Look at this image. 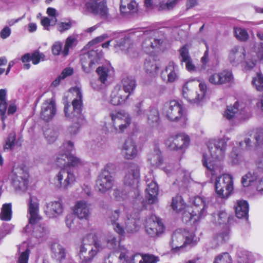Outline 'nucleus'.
<instances>
[{
  "mask_svg": "<svg viewBox=\"0 0 263 263\" xmlns=\"http://www.w3.org/2000/svg\"><path fill=\"white\" fill-rule=\"evenodd\" d=\"M208 150L203 154L202 162L215 178V189L217 196L227 198L233 190V178L227 174H221L222 167L219 162L223 158L227 147L224 139H211L207 144Z\"/></svg>",
  "mask_w": 263,
  "mask_h": 263,
  "instance_id": "f257e3e1",
  "label": "nucleus"
},
{
  "mask_svg": "<svg viewBox=\"0 0 263 263\" xmlns=\"http://www.w3.org/2000/svg\"><path fill=\"white\" fill-rule=\"evenodd\" d=\"M228 60L233 66L243 64L245 69H251L258 61H263V42L249 46H234L229 51Z\"/></svg>",
  "mask_w": 263,
  "mask_h": 263,
  "instance_id": "f03ea898",
  "label": "nucleus"
},
{
  "mask_svg": "<svg viewBox=\"0 0 263 263\" xmlns=\"http://www.w3.org/2000/svg\"><path fill=\"white\" fill-rule=\"evenodd\" d=\"M105 248L96 233L87 235L81 245L78 256L81 263H90L99 252Z\"/></svg>",
  "mask_w": 263,
  "mask_h": 263,
  "instance_id": "7ed1b4c3",
  "label": "nucleus"
},
{
  "mask_svg": "<svg viewBox=\"0 0 263 263\" xmlns=\"http://www.w3.org/2000/svg\"><path fill=\"white\" fill-rule=\"evenodd\" d=\"M207 91L206 85L194 81H188L182 87L183 98L191 104H198L205 98Z\"/></svg>",
  "mask_w": 263,
  "mask_h": 263,
  "instance_id": "20e7f679",
  "label": "nucleus"
},
{
  "mask_svg": "<svg viewBox=\"0 0 263 263\" xmlns=\"http://www.w3.org/2000/svg\"><path fill=\"white\" fill-rule=\"evenodd\" d=\"M111 123L105 124L107 132L111 134H121L124 132L132 123V118L125 111H115L109 114Z\"/></svg>",
  "mask_w": 263,
  "mask_h": 263,
  "instance_id": "39448f33",
  "label": "nucleus"
},
{
  "mask_svg": "<svg viewBox=\"0 0 263 263\" xmlns=\"http://www.w3.org/2000/svg\"><path fill=\"white\" fill-rule=\"evenodd\" d=\"M69 96L72 98V106L68 103L64 104V113L66 118L74 120L80 118L83 108V95L81 89L74 87L70 89Z\"/></svg>",
  "mask_w": 263,
  "mask_h": 263,
  "instance_id": "423d86ee",
  "label": "nucleus"
},
{
  "mask_svg": "<svg viewBox=\"0 0 263 263\" xmlns=\"http://www.w3.org/2000/svg\"><path fill=\"white\" fill-rule=\"evenodd\" d=\"M195 235L193 233L182 230H177L172 234L170 246L173 252L183 251L190 245H195Z\"/></svg>",
  "mask_w": 263,
  "mask_h": 263,
  "instance_id": "0eeeda50",
  "label": "nucleus"
},
{
  "mask_svg": "<svg viewBox=\"0 0 263 263\" xmlns=\"http://www.w3.org/2000/svg\"><path fill=\"white\" fill-rule=\"evenodd\" d=\"M193 206L187 208V211L183 212V218L186 221L193 220L196 221L206 215L208 207L205 198L200 196L195 197L191 199Z\"/></svg>",
  "mask_w": 263,
  "mask_h": 263,
  "instance_id": "6e6552de",
  "label": "nucleus"
},
{
  "mask_svg": "<svg viewBox=\"0 0 263 263\" xmlns=\"http://www.w3.org/2000/svg\"><path fill=\"white\" fill-rule=\"evenodd\" d=\"M162 114L170 121L185 123L186 118L182 105L176 100L166 103L162 109Z\"/></svg>",
  "mask_w": 263,
  "mask_h": 263,
  "instance_id": "1a4fd4ad",
  "label": "nucleus"
},
{
  "mask_svg": "<svg viewBox=\"0 0 263 263\" xmlns=\"http://www.w3.org/2000/svg\"><path fill=\"white\" fill-rule=\"evenodd\" d=\"M154 34L153 31H146L143 34L144 40L142 44V49L148 54L163 50L165 46V41L161 39L154 37Z\"/></svg>",
  "mask_w": 263,
  "mask_h": 263,
  "instance_id": "9d476101",
  "label": "nucleus"
},
{
  "mask_svg": "<svg viewBox=\"0 0 263 263\" xmlns=\"http://www.w3.org/2000/svg\"><path fill=\"white\" fill-rule=\"evenodd\" d=\"M144 227L146 233L152 237L160 236L165 230L162 220L155 215H150L146 218Z\"/></svg>",
  "mask_w": 263,
  "mask_h": 263,
  "instance_id": "9b49d317",
  "label": "nucleus"
},
{
  "mask_svg": "<svg viewBox=\"0 0 263 263\" xmlns=\"http://www.w3.org/2000/svg\"><path fill=\"white\" fill-rule=\"evenodd\" d=\"M76 180L75 175L67 167H63L60 169L54 177V182L55 185L63 190L67 189Z\"/></svg>",
  "mask_w": 263,
  "mask_h": 263,
  "instance_id": "f8f14e48",
  "label": "nucleus"
},
{
  "mask_svg": "<svg viewBox=\"0 0 263 263\" xmlns=\"http://www.w3.org/2000/svg\"><path fill=\"white\" fill-rule=\"evenodd\" d=\"M86 10L95 15L106 19L109 16L106 0H89L85 5Z\"/></svg>",
  "mask_w": 263,
  "mask_h": 263,
  "instance_id": "ddd939ff",
  "label": "nucleus"
},
{
  "mask_svg": "<svg viewBox=\"0 0 263 263\" xmlns=\"http://www.w3.org/2000/svg\"><path fill=\"white\" fill-rule=\"evenodd\" d=\"M111 166V164H107L99 176L97 181L98 190L102 193L111 190L114 184V177L108 171V168Z\"/></svg>",
  "mask_w": 263,
  "mask_h": 263,
  "instance_id": "4468645a",
  "label": "nucleus"
},
{
  "mask_svg": "<svg viewBox=\"0 0 263 263\" xmlns=\"http://www.w3.org/2000/svg\"><path fill=\"white\" fill-rule=\"evenodd\" d=\"M29 175L22 167H14L11 174L13 185L16 190H25L28 184Z\"/></svg>",
  "mask_w": 263,
  "mask_h": 263,
  "instance_id": "2eb2a0df",
  "label": "nucleus"
},
{
  "mask_svg": "<svg viewBox=\"0 0 263 263\" xmlns=\"http://www.w3.org/2000/svg\"><path fill=\"white\" fill-rule=\"evenodd\" d=\"M190 138L184 133H179L169 138L166 142V146L173 151L186 148L190 144Z\"/></svg>",
  "mask_w": 263,
  "mask_h": 263,
  "instance_id": "dca6fc26",
  "label": "nucleus"
},
{
  "mask_svg": "<svg viewBox=\"0 0 263 263\" xmlns=\"http://www.w3.org/2000/svg\"><path fill=\"white\" fill-rule=\"evenodd\" d=\"M140 176L139 166L135 163H130L125 170L123 179L124 185L134 187L139 182Z\"/></svg>",
  "mask_w": 263,
  "mask_h": 263,
  "instance_id": "f3484780",
  "label": "nucleus"
},
{
  "mask_svg": "<svg viewBox=\"0 0 263 263\" xmlns=\"http://www.w3.org/2000/svg\"><path fill=\"white\" fill-rule=\"evenodd\" d=\"M125 219L120 216L118 210L112 211L107 218L108 224L120 236L125 234Z\"/></svg>",
  "mask_w": 263,
  "mask_h": 263,
  "instance_id": "a211bd4d",
  "label": "nucleus"
},
{
  "mask_svg": "<svg viewBox=\"0 0 263 263\" xmlns=\"http://www.w3.org/2000/svg\"><path fill=\"white\" fill-rule=\"evenodd\" d=\"M121 154L126 160H133L138 155L139 150L135 140L132 138H127L121 148Z\"/></svg>",
  "mask_w": 263,
  "mask_h": 263,
  "instance_id": "6ab92c4d",
  "label": "nucleus"
},
{
  "mask_svg": "<svg viewBox=\"0 0 263 263\" xmlns=\"http://www.w3.org/2000/svg\"><path fill=\"white\" fill-rule=\"evenodd\" d=\"M56 111V104L54 99L52 98L48 99L43 103L41 106V118L46 121H49L52 119L55 115Z\"/></svg>",
  "mask_w": 263,
  "mask_h": 263,
  "instance_id": "aec40b11",
  "label": "nucleus"
},
{
  "mask_svg": "<svg viewBox=\"0 0 263 263\" xmlns=\"http://www.w3.org/2000/svg\"><path fill=\"white\" fill-rule=\"evenodd\" d=\"M99 57L96 51L91 50L81 55V61L83 70L86 73L90 72L98 63Z\"/></svg>",
  "mask_w": 263,
  "mask_h": 263,
  "instance_id": "412c9836",
  "label": "nucleus"
},
{
  "mask_svg": "<svg viewBox=\"0 0 263 263\" xmlns=\"http://www.w3.org/2000/svg\"><path fill=\"white\" fill-rule=\"evenodd\" d=\"M72 210L79 219L87 220L90 215V204L83 200L77 201Z\"/></svg>",
  "mask_w": 263,
  "mask_h": 263,
  "instance_id": "4be33fe9",
  "label": "nucleus"
},
{
  "mask_svg": "<svg viewBox=\"0 0 263 263\" xmlns=\"http://www.w3.org/2000/svg\"><path fill=\"white\" fill-rule=\"evenodd\" d=\"M28 212L29 222L30 224L36 223L41 219L39 215V200L35 196H30L28 204Z\"/></svg>",
  "mask_w": 263,
  "mask_h": 263,
  "instance_id": "5701e85b",
  "label": "nucleus"
},
{
  "mask_svg": "<svg viewBox=\"0 0 263 263\" xmlns=\"http://www.w3.org/2000/svg\"><path fill=\"white\" fill-rule=\"evenodd\" d=\"M115 48H119L124 51L125 53L127 54L130 58H135L137 56L138 53L134 48L133 41L128 37L121 39L116 41Z\"/></svg>",
  "mask_w": 263,
  "mask_h": 263,
  "instance_id": "b1692460",
  "label": "nucleus"
},
{
  "mask_svg": "<svg viewBox=\"0 0 263 263\" xmlns=\"http://www.w3.org/2000/svg\"><path fill=\"white\" fill-rule=\"evenodd\" d=\"M180 59L181 63H184L186 69L190 72H197L198 68L194 64L193 60L189 54V49L186 45L179 50Z\"/></svg>",
  "mask_w": 263,
  "mask_h": 263,
  "instance_id": "393cba45",
  "label": "nucleus"
},
{
  "mask_svg": "<svg viewBox=\"0 0 263 263\" xmlns=\"http://www.w3.org/2000/svg\"><path fill=\"white\" fill-rule=\"evenodd\" d=\"M63 211L62 202L60 201H54L47 203L45 213L48 217L53 218L61 215Z\"/></svg>",
  "mask_w": 263,
  "mask_h": 263,
  "instance_id": "a878e982",
  "label": "nucleus"
},
{
  "mask_svg": "<svg viewBox=\"0 0 263 263\" xmlns=\"http://www.w3.org/2000/svg\"><path fill=\"white\" fill-rule=\"evenodd\" d=\"M138 11V4L135 0H120V11L123 16H128Z\"/></svg>",
  "mask_w": 263,
  "mask_h": 263,
  "instance_id": "bb28decb",
  "label": "nucleus"
},
{
  "mask_svg": "<svg viewBox=\"0 0 263 263\" xmlns=\"http://www.w3.org/2000/svg\"><path fill=\"white\" fill-rule=\"evenodd\" d=\"M119 258L122 263H142V255L135 254L129 256V251L125 248H121Z\"/></svg>",
  "mask_w": 263,
  "mask_h": 263,
  "instance_id": "cd10ccee",
  "label": "nucleus"
},
{
  "mask_svg": "<svg viewBox=\"0 0 263 263\" xmlns=\"http://www.w3.org/2000/svg\"><path fill=\"white\" fill-rule=\"evenodd\" d=\"M147 183V187L146 189V198L149 204H153L157 201V196L158 194V187L156 183L152 180L148 183V179L146 180Z\"/></svg>",
  "mask_w": 263,
  "mask_h": 263,
  "instance_id": "c85d7f7f",
  "label": "nucleus"
},
{
  "mask_svg": "<svg viewBox=\"0 0 263 263\" xmlns=\"http://www.w3.org/2000/svg\"><path fill=\"white\" fill-rule=\"evenodd\" d=\"M128 98V95L124 94L120 87L117 86L111 92L110 102L114 105H118L124 103Z\"/></svg>",
  "mask_w": 263,
  "mask_h": 263,
  "instance_id": "c756f323",
  "label": "nucleus"
},
{
  "mask_svg": "<svg viewBox=\"0 0 263 263\" xmlns=\"http://www.w3.org/2000/svg\"><path fill=\"white\" fill-rule=\"evenodd\" d=\"M125 223V233L133 234L137 232L139 229V219L137 216H127Z\"/></svg>",
  "mask_w": 263,
  "mask_h": 263,
  "instance_id": "7c9ffc66",
  "label": "nucleus"
},
{
  "mask_svg": "<svg viewBox=\"0 0 263 263\" xmlns=\"http://www.w3.org/2000/svg\"><path fill=\"white\" fill-rule=\"evenodd\" d=\"M147 161L153 167H157L161 165L163 159L159 148L156 147L148 154Z\"/></svg>",
  "mask_w": 263,
  "mask_h": 263,
  "instance_id": "2f4dec72",
  "label": "nucleus"
},
{
  "mask_svg": "<svg viewBox=\"0 0 263 263\" xmlns=\"http://www.w3.org/2000/svg\"><path fill=\"white\" fill-rule=\"evenodd\" d=\"M145 116L147 118V123L152 127H157L160 121L158 110L154 108H149Z\"/></svg>",
  "mask_w": 263,
  "mask_h": 263,
  "instance_id": "473e14b6",
  "label": "nucleus"
},
{
  "mask_svg": "<svg viewBox=\"0 0 263 263\" xmlns=\"http://www.w3.org/2000/svg\"><path fill=\"white\" fill-rule=\"evenodd\" d=\"M106 247L110 250H112V253L114 255H118L120 256V251L121 248H125L121 246L117 240L116 236L114 234H109L106 238Z\"/></svg>",
  "mask_w": 263,
  "mask_h": 263,
  "instance_id": "72a5a7b5",
  "label": "nucleus"
},
{
  "mask_svg": "<svg viewBox=\"0 0 263 263\" xmlns=\"http://www.w3.org/2000/svg\"><path fill=\"white\" fill-rule=\"evenodd\" d=\"M45 55L39 51H35L31 54H25L21 58L23 63L29 62L31 61L32 64L36 65L41 61L45 60Z\"/></svg>",
  "mask_w": 263,
  "mask_h": 263,
  "instance_id": "f704fd0d",
  "label": "nucleus"
},
{
  "mask_svg": "<svg viewBox=\"0 0 263 263\" xmlns=\"http://www.w3.org/2000/svg\"><path fill=\"white\" fill-rule=\"evenodd\" d=\"M52 257L57 262H61L65 258L64 248L58 243H53L51 247Z\"/></svg>",
  "mask_w": 263,
  "mask_h": 263,
  "instance_id": "c9c22d12",
  "label": "nucleus"
},
{
  "mask_svg": "<svg viewBox=\"0 0 263 263\" xmlns=\"http://www.w3.org/2000/svg\"><path fill=\"white\" fill-rule=\"evenodd\" d=\"M122 87L121 89L124 91V93L128 95L129 97L135 89L136 81L132 77L126 76L122 80Z\"/></svg>",
  "mask_w": 263,
  "mask_h": 263,
  "instance_id": "e433bc0d",
  "label": "nucleus"
},
{
  "mask_svg": "<svg viewBox=\"0 0 263 263\" xmlns=\"http://www.w3.org/2000/svg\"><path fill=\"white\" fill-rule=\"evenodd\" d=\"M249 204L245 200H239L235 206V213L238 218L247 219L248 217Z\"/></svg>",
  "mask_w": 263,
  "mask_h": 263,
  "instance_id": "4c0bfd02",
  "label": "nucleus"
},
{
  "mask_svg": "<svg viewBox=\"0 0 263 263\" xmlns=\"http://www.w3.org/2000/svg\"><path fill=\"white\" fill-rule=\"evenodd\" d=\"M165 72L167 73V81L174 82L178 78V66L173 62L170 61L166 66Z\"/></svg>",
  "mask_w": 263,
  "mask_h": 263,
  "instance_id": "58836bf2",
  "label": "nucleus"
},
{
  "mask_svg": "<svg viewBox=\"0 0 263 263\" xmlns=\"http://www.w3.org/2000/svg\"><path fill=\"white\" fill-rule=\"evenodd\" d=\"M243 109L238 102H236L233 106H227L223 114V117L228 120L233 119L239 112L241 113Z\"/></svg>",
  "mask_w": 263,
  "mask_h": 263,
  "instance_id": "ea45409f",
  "label": "nucleus"
},
{
  "mask_svg": "<svg viewBox=\"0 0 263 263\" xmlns=\"http://www.w3.org/2000/svg\"><path fill=\"white\" fill-rule=\"evenodd\" d=\"M144 68L146 73L151 77H155L157 74L159 67L153 59H148L144 62Z\"/></svg>",
  "mask_w": 263,
  "mask_h": 263,
  "instance_id": "a19ab883",
  "label": "nucleus"
},
{
  "mask_svg": "<svg viewBox=\"0 0 263 263\" xmlns=\"http://www.w3.org/2000/svg\"><path fill=\"white\" fill-rule=\"evenodd\" d=\"M252 84L257 90L263 91V76L260 73H257L253 78ZM257 105L263 111V95L260 101Z\"/></svg>",
  "mask_w": 263,
  "mask_h": 263,
  "instance_id": "79ce46f5",
  "label": "nucleus"
},
{
  "mask_svg": "<svg viewBox=\"0 0 263 263\" xmlns=\"http://www.w3.org/2000/svg\"><path fill=\"white\" fill-rule=\"evenodd\" d=\"M258 178V176L257 173L250 172L242 176L241 183L244 187L253 186L255 187Z\"/></svg>",
  "mask_w": 263,
  "mask_h": 263,
  "instance_id": "37998d69",
  "label": "nucleus"
},
{
  "mask_svg": "<svg viewBox=\"0 0 263 263\" xmlns=\"http://www.w3.org/2000/svg\"><path fill=\"white\" fill-rule=\"evenodd\" d=\"M68 158L69 154L59 152L54 156V163L57 166L67 167Z\"/></svg>",
  "mask_w": 263,
  "mask_h": 263,
  "instance_id": "c03bdc74",
  "label": "nucleus"
},
{
  "mask_svg": "<svg viewBox=\"0 0 263 263\" xmlns=\"http://www.w3.org/2000/svg\"><path fill=\"white\" fill-rule=\"evenodd\" d=\"M171 206L174 211L179 213L183 210L186 205L182 197L181 196L176 195L172 199Z\"/></svg>",
  "mask_w": 263,
  "mask_h": 263,
  "instance_id": "a18cd8bd",
  "label": "nucleus"
},
{
  "mask_svg": "<svg viewBox=\"0 0 263 263\" xmlns=\"http://www.w3.org/2000/svg\"><path fill=\"white\" fill-rule=\"evenodd\" d=\"M77 43V39L73 35L68 36L65 40L64 46L62 51V55L66 57L69 54L70 49L74 47Z\"/></svg>",
  "mask_w": 263,
  "mask_h": 263,
  "instance_id": "49530a36",
  "label": "nucleus"
},
{
  "mask_svg": "<svg viewBox=\"0 0 263 263\" xmlns=\"http://www.w3.org/2000/svg\"><path fill=\"white\" fill-rule=\"evenodd\" d=\"M219 72L221 85L230 84L234 82V78L231 70L224 69Z\"/></svg>",
  "mask_w": 263,
  "mask_h": 263,
  "instance_id": "de8ad7c7",
  "label": "nucleus"
},
{
  "mask_svg": "<svg viewBox=\"0 0 263 263\" xmlns=\"http://www.w3.org/2000/svg\"><path fill=\"white\" fill-rule=\"evenodd\" d=\"M112 68L109 66H100L97 69V72L99 76L100 81L102 83L106 81Z\"/></svg>",
  "mask_w": 263,
  "mask_h": 263,
  "instance_id": "09e8293b",
  "label": "nucleus"
},
{
  "mask_svg": "<svg viewBox=\"0 0 263 263\" xmlns=\"http://www.w3.org/2000/svg\"><path fill=\"white\" fill-rule=\"evenodd\" d=\"M12 217V206L11 203L4 204L0 213V219L3 221H10Z\"/></svg>",
  "mask_w": 263,
  "mask_h": 263,
  "instance_id": "8fccbe9b",
  "label": "nucleus"
},
{
  "mask_svg": "<svg viewBox=\"0 0 263 263\" xmlns=\"http://www.w3.org/2000/svg\"><path fill=\"white\" fill-rule=\"evenodd\" d=\"M44 137L48 143H52L57 140L59 136V131L58 129L49 128L44 131Z\"/></svg>",
  "mask_w": 263,
  "mask_h": 263,
  "instance_id": "3c124183",
  "label": "nucleus"
},
{
  "mask_svg": "<svg viewBox=\"0 0 263 263\" xmlns=\"http://www.w3.org/2000/svg\"><path fill=\"white\" fill-rule=\"evenodd\" d=\"M234 33L236 38L240 42H246L249 39V34L247 31L241 27L234 28Z\"/></svg>",
  "mask_w": 263,
  "mask_h": 263,
  "instance_id": "603ef678",
  "label": "nucleus"
},
{
  "mask_svg": "<svg viewBox=\"0 0 263 263\" xmlns=\"http://www.w3.org/2000/svg\"><path fill=\"white\" fill-rule=\"evenodd\" d=\"M237 255L238 257V261L239 263H249L251 260L252 257V254L246 250L238 252Z\"/></svg>",
  "mask_w": 263,
  "mask_h": 263,
  "instance_id": "864d4df0",
  "label": "nucleus"
},
{
  "mask_svg": "<svg viewBox=\"0 0 263 263\" xmlns=\"http://www.w3.org/2000/svg\"><path fill=\"white\" fill-rule=\"evenodd\" d=\"M229 238V232L226 231L216 234L214 237V241L216 245H219L227 241Z\"/></svg>",
  "mask_w": 263,
  "mask_h": 263,
  "instance_id": "5fc2aeb1",
  "label": "nucleus"
},
{
  "mask_svg": "<svg viewBox=\"0 0 263 263\" xmlns=\"http://www.w3.org/2000/svg\"><path fill=\"white\" fill-rule=\"evenodd\" d=\"M47 229L41 226H36L33 228V235L37 238H44L47 235Z\"/></svg>",
  "mask_w": 263,
  "mask_h": 263,
  "instance_id": "6e6d98bb",
  "label": "nucleus"
},
{
  "mask_svg": "<svg viewBox=\"0 0 263 263\" xmlns=\"http://www.w3.org/2000/svg\"><path fill=\"white\" fill-rule=\"evenodd\" d=\"M148 109H146L143 105V102L136 103L134 106V111L138 116L143 117L146 114Z\"/></svg>",
  "mask_w": 263,
  "mask_h": 263,
  "instance_id": "4d7b16f0",
  "label": "nucleus"
},
{
  "mask_svg": "<svg viewBox=\"0 0 263 263\" xmlns=\"http://www.w3.org/2000/svg\"><path fill=\"white\" fill-rule=\"evenodd\" d=\"M214 263H232V259L229 253H224L218 255L215 258Z\"/></svg>",
  "mask_w": 263,
  "mask_h": 263,
  "instance_id": "13d9d810",
  "label": "nucleus"
},
{
  "mask_svg": "<svg viewBox=\"0 0 263 263\" xmlns=\"http://www.w3.org/2000/svg\"><path fill=\"white\" fill-rule=\"evenodd\" d=\"M230 159L231 162L234 164L239 163L241 160V156L239 154L237 148H234L230 154Z\"/></svg>",
  "mask_w": 263,
  "mask_h": 263,
  "instance_id": "bf43d9fd",
  "label": "nucleus"
},
{
  "mask_svg": "<svg viewBox=\"0 0 263 263\" xmlns=\"http://www.w3.org/2000/svg\"><path fill=\"white\" fill-rule=\"evenodd\" d=\"M84 161L73 155H69L68 166L78 167L84 164Z\"/></svg>",
  "mask_w": 263,
  "mask_h": 263,
  "instance_id": "052dcab7",
  "label": "nucleus"
},
{
  "mask_svg": "<svg viewBox=\"0 0 263 263\" xmlns=\"http://www.w3.org/2000/svg\"><path fill=\"white\" fill-rule=\"evenodd\" d=\"M23 245H25L27 248L25 250L20 253L18 258L17 263H28L30 251L25 243H24Z\"/></svg>",
  "mask_w": 263,
  "mask_h": 263,
  "instance_id": "680f3d73",
  "label": "nucleus"
},
{
  "mask_svg": "<svg viewBox=\"0 0 263 263\" xmlns=\"http://www.w3.org/2000/svg\"><path fill=\"white\" fill-rule=\"evenodd\" d=\"M254 139L255 140L254 142L255 146H259L263 144V129H258L256 130L254 133Z\"/></svg>",
  "mask_w": 263,
  "mask_h": 263,
  "instance_id": "e2e57ef3",
  "label": "nucleus"
},
{
  "mask_svg": "<svg viewBox=\"0 0 263 263\" xmlns=\"http://www.w3.org/2000/svg\"><path fill=\"white\" fill-rule=\"evenodd\" d=\"M72 27V23L70 21L67 22H59L57 24V28L58 30L61 33L66 31Z\"/></svg>",
  "mask_w": 263,
  "mask_h": 263,
  "instance_id": "0e129e2a",
  "label": "nucleus"
},
{
  "mask_svg": "<svg viewBox=\"0 0 263 263\" xmlns=\"http://www.w3.org/2000/svg\"><path fill=\"white\" fill-rule=\"evenodd\" d=\"M228 217V214L224 211H220L217 214V218L213 220V222L220 224L226 222Z\"/></svg>",
  "mask_w": 263,
  "mask_h": 263,
  "instance_id": "69168bd1",
  "label": "nucleus"
},
{
  "mask_svg": "<svg viewBox=\"0 0 263 263\" xmlns=\"http://www.w3.org/2000/svg\"><path fill=\"white\" fill-rule=\"evenodd\" d=\"M15 141V134L14 133L10 134L8 138H7L6 144L4 146V149H11L14 146V143Z\"/></svg>",
  "mask_w": 263,
  "mask_h": 263,
  "instance_id": "338daca9",
  "label": "nucleus"
},
{
  "mask_svg": "<svg viewBox=\"0 0 263 263\" xmlns=\"http://www.w3.org/2000/svg\"><path fill=\"white\" fill-rule=\"evenodd\" d=\"M142 263H157L158 258L149 254L142 255Z\"/></svg>",
  "mask_w": 263,
  "mask_h": 263,
  "instance_id": "774afa93",
  "label": "nucleus"
}]
</instances>
